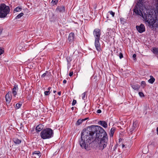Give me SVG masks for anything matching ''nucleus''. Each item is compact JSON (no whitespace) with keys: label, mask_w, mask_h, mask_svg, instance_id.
<instances>
[{"label":"nucleus","mask_w":158,"mask_h":158,"mask_svg":"<svg viewBox=\"0 0 158 158\" xmlns=\"http://www.w3.org/2000/svg\"><path fill=\"white\" fill-rule=\"evenodd\" d=\"M21 104L20 103H17L16 105L15 108L17 109H18L21 107Z\"/></svg>","instance_id":"a878e982"},{"label":"nucleus","mask_w":158,"mask_h":158,"mask_svg":"<svg viewBox=\"0 0 158 158\" xmlns=\"http://www.w3.org/2000/svg\"><path fill=\"white\" fill-rule=\"evenodd\" d=\"M155 78L152 76H150V79L148 80V82L152 84L155 81Z\"/></svg>","instance_id":"4be33fe9"},{"label":"nucleus","mask_w":158,"mask_h":158,"mask_svg":"<svg viewBox=\"0 0 158 158\" xmlns=\"http://www.w3.org/2000/svg\"><path fill=\"white\" fill-rule=\"evenodd\" d=\"M50 75V73L48 72V71H46L45 73H44L42 75L41 77L42 78H43L46 76H47L48 77H49V76Z\"/></svg>","instance_id":"f3484780"},{"label":"nucleus","mask_w":158,"mask_h":158,"mask_svg":"<svg viewBox=\"0 0 158 158\" xmlns=\"http://www.w3.org/2000/svg\"><path fill=\"white\" fill-rule=\"evenodd\" d=\"M152 52L154 54L156 55L157 57L158 56V48H154L152 49Z\"/></svg>","instance_id":"412c9836"},{"label":"nucleus","mask_w":158,"mask_h":158,"mask_svg":"<svg viewBox=\"0 0 158 158\" xmlns=\"http://www.w3.org/2000/svg\"><path fill=\"white\" fill-rule=\"evenodd\" d=\"M58 0H52L51 2L52 5H54L56 4L58 2Z\"/></svg>","instance_id":"b1692460"},{"label":"nucleus","mask_w":158,"mask_h":158,"mask_svg":"<svg viewBox=\"0 0 158 158\" xmlns=\"http://www.w3.org/2000/svg\"><path fill=\"white\" fill-rule=\"evenodd\" d=\"M136 28L140 33H142L145 31V27L144 25L143 24H141L140 26H136Z\"/></svg>","instance_id":"0eeeda50"},{"label":"nucleus","mask_w":158,"mask_h":158,"mask_svg":"<svg viewBox=\"0 0 158 158\" xmlns=\"http://www.w3.org/2000/svg\"><path fill=\"white\" fill-rule=\"evenodd\" d=\"M73 72H70L69 73V76H70V77H71L73 75Z\"/></svg>","instance_id":"e433bc0d"},{"label":"nucleus","mask_w":158,"mask_h":158,"mask_svg":"<svg viewBox=\"0 0 158 158\" xmlns=\"http://www.w3.org/2000/svg\"><path fill=\"white\" fill-rule=\"evenodd\" d=\"M51 89V87H49L48 88V91H50V89Z\"/></svg>","instance_id":"79ce46f5"},{"label":"nucleus","mask_w":158,"mask_h":158,"mask_svg":"<svg viewBox=\"0 0 158 158\" xmlns=\"http://www.w3.org/2000/svg\"><path fill=\"white\" fill-rule=\"evenodd\" d=\"M101 139L98 143L99 149L103 150L107 144V136L106 132L101 127L92 126L88 130L83 131L81 133V139L79 141L80 146L87 149L90 144L91 141L97 142Z\"/></svg>","instance_id":"f257e3e1"},{"label":"nucleus","mask_w":158,"mask_h":158,"mask_svg":"<svg viewBox=\"0 0 158 158\" xmlns=\"http://www.w3.org/2000/svg\"><path fill=\"white\" fill-rule=\"evenodd\" d=\"M109 13H110V14L113 17L114 16L115 14L114 12H113L112 11H110L109 12Z\"/></svg>","instance_id":"2f4dec72"},{"label":"nucleus","mask_w":158,"mask_h":158,"mask_svg":"<svg viewBox=\"0 0 158 158\" xmlns=\"http://www.w3.org/2000/svg\"><path fill=\"white\" fill-rule=\"evenodd\" d=\"M58 11L60 12H64L65 11V8L64 6H62L58 7L56 9Z\"/></svg>","instance_id":"4468645a"},{"label":"nucleus","mask_w":158,"mask_h":158,"mask_svg":"<svg viewBox=\"0 0 158 158\" xmlns=\"http://www.w3.org/2000/svg\"><path fill=\"white\" fill-rule=\"evenodd\" d=\"M138 123L137 121H135L133 122V126L132 128L131 129V131H132L135 130H136V128L138 127Z\"/></svg>","instance_id":"9d476101"},{"label":"nucleus","mask_w":158,"mask_h":158,"mask_svg":"<svg viewBox=\"0 0 158 158\" xmlns=\"http://www.w3.org/2000/svg\"><path fill=\"white\" fill-rule=\"evenodd\" d=\"M85 120H86L87 119V118H85Z\"/></svg>","instance_id":"49530a36"},{"label":"nucleus","mask_w":158,"mask_h":158,"mask_svg":"<svg viewBox=\"0 0 158 158\" xmlns=\"http://www.w3.org/2000/svg\"><path fill=\"white\" fill-rule=\"evenodd\" d=\"M67 82V81L65 80H64L63 81V83L64 84H65Z\"/></svg>","instance_id":"4c0bfd02"},{"label":"nucleus","mask_w":158,"mask_h":158,"mask_svg":"<svg viewBox=\"0 0 158 158\" xmlns=\"http://www.w3.org/2000/svg\"><path fill=\"white\" fill-rule=\"evenodd\" d=\"M43 128V126L42 124H39L36 127V130L37 132H39L42 130Z\"/></svg>","instance_id":"9b49d317"},{"label":"nucleus","mask_w":158,"mask_h":158,"mask_svg":"<svg viewBox=\"0 0 158 158\" xmlns=\"http://www.w3.org/2000/svg\"><path fill=\"white\" fill-rule=\"evenodd\" d=\"M95 37L94 45L97 50L100 51L101 50V46L99 43L100 37L101 35L100 30L98 29H95L93 32Z\"/></svg>","instance_id":"20e7f679"},{"label":"nucleus","mask_w":158,"mask_h":158,"mask_svg":"<svg viewBox=\"0 0 158 158\" xmlns=\"http://www.w3.org/2000/svg\"><path fill=\"white\" fill-rule=\"evenodd\" d=\"M50 92L49 91H46L44 92V94L46 95H48L50 94Z\"/></svg>","instance_id":"c756f323"},{"label":"nucleus","mask_w":158,"mask_h":158,"mask_svg":"<svg viewBox=\"0 0 158 158\" xmlns=\"http://www.w3.org/2000/svg\"><path fill=\"white\" fill-rule=\"evenodd\" d=\"M137 5L135 6L134 10V12L136 15L143 17L144 14L148 13L149 10H147L146 8L143 6V0H137Z\"/></svg>","instance_id":"7ed1b4c3"},{"label":"nucleus","mask_w":158,"mask_h":158,"mask_svg":"<svg viewBox=\"0 0 158 158\" xmlns=\"http://www.w3.org/2000/svg\"><path fill=\"white\" fill-rule=\"evenodd\" d=\"M13 141L16 144H20L21 142L20 140L16 138H13Z\"/></svg>","instance_id":"2eb2a0df"},{"label":"nucleus","mask_w":158,"mask_h":158,"mask_svg":"<svg viewBox=\"0 0 158 158\" xmlns=\"http://www.w3.org/2000/svg\"><path fill=\"white\" fill-rule=\"evenodd\" d=\"M85 120V119H78L76 123L75 124L76 126H79L81 124L82 122Z\"/></svg>","instance_id":"a211bd4d"},{"label":"nucleus","mask_w":158,"mask_h":158,"mask_svg":"<svg viewBox=\"0 0 158 158\" xmlns=\"http://www.w3.org/2000/svg\"><path fill=\"white\" fill-rule=\"evenodd\" d=\"M66 59L67 60V62L68 63L70 62L72 60V58H70V57L67 56L66 57Z\"/></svg>","instance_id":"bb28decb"},{"label":"nucleus","mask_w":158,"mask_h":158,"mask_svg":"<svg viewBox=\"0 0 158 158\" xmlns=\"http://www.w3.org/2000/svg\"><path fill=\"white\" fill-rule=\"evenodd\" d=\"M4 52V50L0 48V55L2 54Z\"/></svg>","instance_id":"473e14b6"},{"label":"nucleus","mask_w":158,"mask_h":158,"mask_svg":"<svg viewBox=\"0 0 158 158\" xmlns=\"http://www.w3.org/2000/svg\"><path fill=\"white\" fill-rule=\"evenodd\" d=\"M136 57V55L135 54H134L133 55V58H135Z\"/></svg>","instance_id":"58836bf2"},{"label":"nucleus","mask_w":158,"mask_h":158,"mask_svg":"<svg viewBox=\"0 0 158 158\" xmlns=\"http://www.w3.org/2000/svg\"><path fill=\"white\" fill-rule=\"evenodd\" d=\"M22 9V8L21 7L18 6L16 7L14 10V12H17L19 11H20Z\"/></svg>","instance_id":"5701e85b"},{"label":"nucleus","mask_w":158,"mask_h":158,"mask_svg":"<svg viewBox=\"0 0 158 158\" xmlns=\"http://www.w3.org/2000/svg\"><path fill=\"white\" fill-rule=\"evenodd\" d=\"M85 95H86V94H85V92H84L82 94V99L84 100H85Z\"/></svg>","instance_id":"cd10ccee"},{"label":"nucleus","mask_w":158,"mask_h":158,"mask_svg":"<svg viewBox=\"0 0 158 158\" xmlns=\"http://www.w3.org/2000/svg\"><path fill=\"white\" fill-rule=\"evenodd\" d=\"M97 112L98 114L100 113H101V110L100 109H98L97 110Z\"/></svg>","instance_id":"c9c22d12"},{"label":"nucleus","mask_w":158,"mask_h":158,"mask_svg":"<svg viewBox=\"0 0 158 158\" xmlns=\"http://www.w3.org/2000/svg\"><path fill=\"white\" fill-rule=\"evenodd\" d=\"M61 93L60 92H59L58 93V94L59 95H61Z\"/></svg>","instance_id":"a19ab883"},{"label":"nucleus","mask_w":158,"mask_h":158,"mask_svg":"<svg viewBox=\"0 0 158 158\" xmlns=\"http://www.w3.org/2000/svg\"><path fill=\"white\" fill-rule=\"evenodd\" d=\"M40 136L43 139L50 138L53 136V131L49 128L44 129L40 133Z\"/></svg>","instance_id":"39448f33"},{"label":"nucleus","mask_w":158,"mask_h":158,"mask_svg":"<svg viewBox=\"0 0 158 158\" xmlns=\"http://www.w3.org/2000/svg\"><path fill=\"white\" fill-rule=\"evenodd\" d=\"M119 57L120 59H121L123 57V54L121 52L119 54Z\"/></svg>","instance_id":"f704fd0d"},{"label":"nucleus","mask_w":158,"mask_h":158,"mask_svg":"<svg viewBox=\"0 0 158 158\" xmlns=\"http://www.w3.org/2000/svg\"><path fill=\"white\" fill-rule=\"evenodd\" d=\"M33 156L36 155L37 157H40L41 156V153L39 151H35L32 153Z\"/></svg>","instance_id":"aec40b11"},{"label":"nucleus","mask_w":158,"mask_h":158,"mask_svg":"<svg viewBox=\"0 0 158 158\" xmlns=\"http://www.w3.org/2000/svg\"><path fill=\"white\" fill-rule=\"evenodd\" d=\"M125 147V145L124 144H123L121 146V147L122 148H124V147Z\"/></svg>","instance_id":"ea45409f"},{"label":"nucleus","mask_w":158,"mask_h":158,"mask_svg":"<svg viewBox=\"0 0 158 158\" xmlns=\"http://www.w3.org/2000/svg\"><path fill=\"white\" fill-rule=\"evenodd\" d=\"M18 88L17 85H15L12 89V93L13 96L15 97L18 91Z\"/></svg>","instance_id":"1a4fd4ad"},{"label":"nucleus","mask_w":158,"mask_h":158,"mask_svg":"<svg viewBox=\"0 0 158 158\" xmlns=\"http://www.w3.org/2000/svg\"><path fill=\"white\" fill-rule=\"evenodd\" d=\"M146 83L144 81H142L141 83V85L143 87H144L146 85Z\"/></svg>","instance_id":"c85d7f7f"},{"label":"nucleus","mask_w":158,"mask_h":158,"mask_svg":"<svg viewBox=\"0 0 158 158\" xmlns=\"http://www.w3.org/2000/svg\"><path fill=\"white\" fill-rule=\"evenodd\" d=\"M23 13H20L16 17L15 19H19L23 15Z\"/></svg>","instance_id":"393cba45"},{"label":"nucleus","mask_w":158,"mask_h":158,"mask_svg":"<svg viewBox=\"0 0 158 158\" xmlns=\"http://www.w3.org/2000/svg\"><path fill=\"white\" fill-rule=\"evenodd\" d=\"M76 102H77L76 101V100L74 99L73 100V101L72 102V106H74L76 103Z\"/></svg>","instance_id":"72a5a7b5"},{"label":"nucleus","mask_w":158,"mask_h":158,"mask_svg":"<svg viewBox=\"0 0 158 158\" xmlns=\"http://www.w3.org/2000/svg\"><path fill=\"white\" fill-rule=\"evenodd\" d=\"M156 130L157 131V134H158V127L157 128Z\"/></svg>","instance_id":"37998d69"},{"label":"nucleus","mask_w":158,"mask_h":158,"mask_svg":"<svg viewBox=\"0 0 158 158\" xmlns=\"http://www.w3.org/2000/svg\"><path fill=\"white\" fill-rule=\"evenodd\" d=\"M131 87L134 89L136 90H138L140 88L139 85L138 84H133L131 85Z\"/></svg>","instance_id":"f8f14e48"},{"label":"nucleus","mask_w":158,"mask_h":158,"mask_svg":"<svg viewBox=\"0 0 158 158\" xmlns=\"http://www.w3.org/2000/svg\"><path fill=\"white\" fill-rule=\"evenodd\" d=\"M2 31V30L1 29H0V34L1 33Z\"/></svg>","instance_id":"a18cd8bd"},{"label":"nucleus","mask_w":158,"mask_h":158,"mask_svg":"<svg viewBox=\"0 0 158 158\" xmlns=\"http://www.w3.org/2000/svg\"><path fill=\"white\" fill-rule=\"evenodd\" d=\"M115 130V129L114 127H112L111 128L110 133V137H112L113 136Z\"/></svg>","instance_id":"6ab92c4d"},{"label":"nucleus","mask_w":158,"mask_h":158,"mask_svg":"<svg viewBox=\"0 0 158 158\" xmlns=\"http://www.w3.org/2000/svg\"><path fill=\"white\" fill-rule=\"evenodd\" d=\"M53 93H56V90H54V91H53Z\"/></svg>","instance_id":"c03bdc74"},{"label":"nucleus","mask_w":158,"mask_h":158,"mask_svg":"<svg viewBox=\"0 0 158 158\" xmlns=\"http://www.w3.org/2000/svg\"><path fill=\"white\" fill-rule=\"evenodd\" d=\"M139 94L141 97H143L144 96V95L142 92H139Z\"/></svg>","instance_id":"7c9ffc66"},{"label":"nucleus","mask_w":158,"mask_h":158,"mask_svg":"<svg viewBox=\"0 0 158 158\" xmlns=\"http://www.w3.org/2000/svg\"><path fill=\"white\" fill-rule=\"evenodd\" d=\"M11 92H9L6 95V103L9 104L12 99V95Z\"/></svg>","instance_id":"6e6552de"},{"label":"nucleus","mask_w":158,"mask_h":158,"mask_svg":"<svg viewBox=\"0 0 158 158\" xmlns=\"http://www.w3.org/2000/svg\"><path fill=\"white\" fill-rule=\"evenodd\" d=\"M74 34L73 33H71L69 34L68 38V40L69 41H71L73 40L74 39Z\"/></svg>","instance_id":"dca6fc26"},{"label":"nucleus","mask_w":158,"mask_h":158,"mask_svg":"<svg viewBox=\"0 0 158 158\" xmlns=\"http://www.w3.org/2000/svg\"><path fill=\"white\" fill-rule=\"evenodd\" d=\"M100 124L104 128H106L107 127V124L105 121H101L99 122Z\"/></svg>","instance_id":"ddd939ff"},{"label":"nucleus","mask_w":158,"mask_h":158,"mask_svg":"<svg viewBox=\"0 0 158 158\" xmlns=\"http://www.w3.org/2000/svg\"><path fill=\"white\" fill-rule=\"evenodd\" d=\"M158 3L156 5V8L152 11L149 10L148 13L144 14L143 17L145 20V22L147 23L148 25L153 27V25L156 21H157V23L156 24V27L158 28Z\"/></svg>","instance_id":"f03ea898"},{"label":"nucleus","mask_w":158,"mask_h":158,"mask_svg":"<svg viewBox=\"0 0 158 158\" xmlns=\"http://www.w3.org/2000/svg\"><path fill=\"white\" fill-rule=\"evenodd\" d=\"M10 11V7L4 4L0 5V18H4L6 17Z\"/></svg>","instance_id":"423d86ee"}]
</instances>
